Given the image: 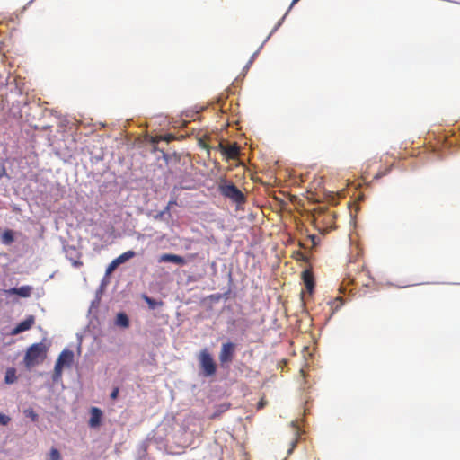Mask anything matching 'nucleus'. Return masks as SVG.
<instances>
[{
	"label": "nucleus",
	"instance_id": "23",
	"mask_svg": "<svg viewBox=\"0 0 460 460\" xmlns=\"http://www.w3.org/2000/svg\"><path fill=\"white\" fill-rule=\"evenodd\" d=\"M293 258L296 261H306L308 260L307 256L305 255L302 252L296 251L293 254Z\"/></svg>",
	"mask_w": 460,
	"mask_h": 460
},
{
	"label": "nucleus",
	"instance_id": "22",
	"mask_svg": "<svg viewBox=\"0 0 460 460\" xmlns=\"http://www.w3.org/2000/svg\"><path fill=\"white\" fill-rule=\"evenodd\" d=\"M119 265L116 259H114L107 267L106 274L109 275Z\"/></svg>",
	"mask_w": 460,
	"mask_h": 460
},
{
	"label": "nucleus",
	"instance_id": "5",
	"mask_svg": "<svg viewBox=\"0 0 460 460\" xmlns=\"http://www.w3.org/2000/svg\"><path fill=\"white\" fill-rule=\"evenodd\" d=\"M235 352V344L233 342H226L222 344L219 352V361L223 367H227L228 364L234 359Z\"/></svg>",
	"mask_w": 460,
	"mask_h": 460
},
{
	"label": "nucleus",
	"instance_id": "2",
	"mask_svg": "<svg viewBox=\"0 0 460 460\" xmlns=\"http://www.w3.org/2000/svg\"><path fill=\"white\" fill-rule=\"evenodd\" d=\"M218 190L222 196L232 201L242 204L245 202L244 194L232 182L221 179L218 183Z\"/></svg>",
	"mask_w": 460,
	"mask_h": 460
},
{
	"label": "nucleus",
	"instance_id": "11",
	"mask_svg": "<svg viewBox=\"0 0 460 460\" xmlns=\"http://www.w3.org/2000/svg\"><path fill=\"white\" fill-rule=\"evenodd\" d=\"M4 292L7 294H15L21 297H29L31 295L32 288L31 286H22L20 288H12Z\"/></svg>",
	"mask_w": 460,
	"mask_h": 460
},
{
	"label": "nucleus",
	"instance_id": "25",
	"mask_svg": "<svg viewBox=\"0 0 460 460\" xmlns=\"http://www.w3.org/2000/svg\"><path fill=\"white\" fill-rule=\"evenodd\" d=\"M390 172V168H386L385 171L378 172L375 176L374 179L378 180L382 178L383 176L386 175Z\"/></svg>",
	"mask_w": 460,
	"mask_h": 460
},
{
	"label": "nucleus",
	"instance_id": "21",
	"mask_svg": "<svg viewBox=\"0 0 460 460\" xmlns=\"http://www.w3.org/2000/svg\"><path fill=\"white\" fill-rule=\"evenodd\" d=\"M49 460H61V455L57 448H51L49 454Z\"/></svg>",
	"mask_w": 460,
	"mask_h": 460
},
{
	"label": "nucleus",
	"instance_id": "1",
	"mask_svg": "<svg viewBox=\"0 0 460 460\" xmlns=\"http://www.w3.org/2000/svg\"><path fill=\"white\" fill-rule=\"evenodd\" d=\"M47 355V347L42 343L32 344L26 351L24 363L27 367H32L41 363Z\"/></svg>",
	"mask_w": 460,
	"mask_h": 460
},
{
	"label": "nucleus",
	"instance_id": "17",
	"mask_svg": "<svg viewBox=\"0 0 460 460\" xmlns=\"http://www.w3.org/2000/svg\"><path fill=\"white\" fill-rule=\"evenodd\" d=\"M1 238L4 243L10 244L13 242V232L12 230H5Z\"/></svg>",
	"mask_w": 460,
	"mask_h": 460
},
{
	"label": "nucleus",
	"instance_id": "10",
	"mask_svg": "<svg viewBox=\"0 0 460 460\" xmlns=\"http://www.w3.org/2000/svg\"><path fill=\"white\" fill-rule=\"evenodd\" d=\"M159 262H172L182 266L186 264V260L177 254L164 253L160 256Z\"/></svg>",
	"mask_w": 460,
	"mask_h": 460
},
{
	"label": "nucleus",
	"instance_id": "19",
	"mask_svg": "<svg viewBox=\"0 0 460 460\" xmlns=\"http://www.w3.org/2000/svg\"><path fill=\"white\" fill-rule=\"evenodd\" d=\"M23 412L24 415L30 418L33 422L38 421L39 416L32 408L25 409Z\"/></svg>",
	"mask_w": 460,
	"mask_h": 460
},
{
	"label": "nucleus",
	"instance_id": "29",
	"mask_svg": "<svg viewBox=\"0 0 460 460\" xmlns=\"http://www.w3.org/2000/svg\"><path fill=\"white\" fill-rule=\"evenodd\" d=\"M175 204H176V200H170V201L168 202V205H167V207H166V209H167V210H169V209H170V208H171L172 205H175Z\"/></svg>",
	"mask_w": 460,
	"mask_h": 460
},
{
	"label": "nucleus",
	"instance_id": "6",
	"mask_svg": "<svg viewBox=\"0 0 460 460\" xmlns=\"http://www.w3.org/2000/svg\"><path fill=\"white\" fill-rule=\"evenodd\" d=\"M219 150L226 160L237 159L240 154V148L235 143L227 146L221 143L219 144Z\"/></svg>",
	"mask_w": 460,
	"mask_h": 460
},
{
	"label": "nucleus",
	"instance_id": "24",
	"mask_svg": "<svg viewBox=\"0 0 460 460\" xmlns=\"http://www.w3.org/2000/svg\"><path fill=\"white\" fill-rule=\"evenodd\" d=\"M11 420V418L4 413L0 412V423L2 425H7Z\"/></svg>",
	"mask_w": 460,
	"mask_h": 460
},
{
	"label": "nucleus",
	"instance_id": "28",
	"mask_svg": "<svg viewBox=\"0 0 460 460\" xmlns=\"http://www.w3.org/2000/svg\"><path fill=\"white\" fill-rule=\"evenodd\" d=\"M309 238L311 239L312 243H313V246H315L317 244V236L316 235H309Z\"/></svg>",
	"mask_w": 460,
	"mask_h": 460
},
{
	"label": "nucleus",
	"instance_id": "12",
	"mask_svg": "<svg viewBox=\"0 0 460 460\" xmlns=\"http://www.w3.org/2000/svg\"><path fill=\"white\" fill-rule=\"evenodd\" d=\"M102 416V411L96 407H93L91 410V418L89 425L91 427H97L100 425L101 418Z\"/></svg>",
	"mask_w": 460,
	"mask_h": 460
},
{
	"label": "nucleus",
	"instance_id": "13",
	"mask_svg": "<svg viewBox=\"0 0 460 460\" xmlns=\"http://www.w3.org/2000/svg\"><path fill=\"white\" fill-rule=\"evenodd\" d=\"M116 325L128 328L129 326V320L125 313H119L115 321Z\"/></svg>",
	"mask_w": 460,
	"mask_h": 460
},
{
	"label": "nucleus",
	"instance_id": "9",
	"mask_svg": "<svg viewBox=\"0 0 460 460\" xmlns=\"http://www.w3.org/2000/svg\"><path fill=\"white\" fill-rule=\"evenodd\" d=\"M302 279L304 281V284L305 286L306 291L309 294H312L314 289V278L313 275L312 270H305L302 272Z\"/></svg>",
	"mask_w": 460,
	"mask_h": 460
},
{
	"label": "nucleus",
	"instance_id": "27",
	"mask_svg": "<svg viewBox=\"0 0 460 460\" xmlns=\"http://www.w3.org/2000/svg\"><path fill=\"white\" fill-rule=\"evenodd\" d=\"M265 405H266V401L262 398V399H261V401L258 402L257 409H258V410H261V409H262Z\"/></svg>",
	"mask_w": 460,
	"mask_h": 460
},
{
	"label": "nucleus",
	"instance_id": "16",
	"mask_svg": "<svg viewBox=\"0 0 460 460\" xmlns=\"http://www.w3.org/2000/svg\"><path fill=\"white\" fill-rule=\"evenodd\" d=\"M136 253L134 251H127L116 258L117 261L120 264L126 262L131 258L135 257Z\"/></svg>",
	"mask_w": 460,
	"mask_h": 460
},
{
	"label": "nucleus",
	"instance_id": "18",
	"mask_svg": "<svg viewBox=\"0 0 460 460\" xmlns=\"http://www.w3.org/2000/svg\"><path fill=\"white\" fill-rule=\"evenodd\" d=\"M16 380L15 369L10 368L6 371L4 381L7 384H13Z\"/></svg>",
	"mask_w": 460,
	"mask_h": 460
},
{
	"label": "nucleus",
	"instance_id": "14",
	"mask_svg": "<svg viewBox=\"0 0 460 460\" xmlns=\"http://www.w3.org/2000/svg\"><path fill=\"white\" fill-rule=\"evenodd\" d=\"M329 305L331 306L332 314H333L344 305V299L341 296H338L331 301Z\"/></svg>",
	"mask_w": 460,
	"mask_h": 460
},
{
	"label": "nucleus",
	"instance_id": "30",
	"mask_svg": "<svg viewBox=\"0 0 460 460\" xmlns=\"http://www.w3.org/2000/svg\"><path fill=\"white\" fill-rule=\"evenodd\" d=\"M299 0H293L290 6H289V9H291Z\"/></svg>",
	"mask_w": 460,
	"mask_h": 460
},
{
	"label": "nucleus",
	"instance_id": "4",
	"mask_svg": "<svg viewBox=\"0 0 460 460\" xmlns=\"http://www.w3.org/2000/svg\"><path fill=\"white\" fill-rule=\"evenodd\" d=\"M73 359L74 353L69 349H64L59 354L54 367V380H57L58 378L61 377L64 366H70L73 362Z\"/></svg>",
	"mask_w": 460,
	"mask_h": 460
},
{
	"label": "nucleus",
	"instance_id": "7",
	"mask_svg": "<svg viewBox=\"0 0 460 460\" xmlns=\"http://www.w3.org/2000/svg\"><path fill=\"white\" fill-rule=\"evenodd\" d=\"M35 323V318L32 315L28 316L24 321L18 323L11 332L10 334L14 336L21 332L30 330Z\"/></svg>",
	"mask_w": 460,
	"mask_h": 460
},
{
	"label": "nucleus",
	"instance_id": "8",
	"mask_svg": "<svg viewBox=\"0 0 460 460\" xmlns=\"http://www.w3.org/2000/svg\"><path fill=\"white\" fill-rule=\"evenodd\" d=\"M66 256L72 262L74 267L83 266V261L80 260L81 253L75 246H68L66 248Z\"/></svg>",
	"mask_w": 460,
	"mask_h": 460
},
{
	"label": "nucleus",
	"instance_id": "3",
	"mask_svg": "<svg viewBox=\"0 0 460 460\" xmlns=\"http://www.w3.org/2000/svg\"><path fill=\"white\" fill-rule=\"evenodd\" d=\"M199 362L204 376H212L216 374L217 365L208 349L200 351Z\"/></svg>",
	"mask_w": 460,
	"mask_h": 460
},
{
	"label": "nucleus",
	"instance_id": "20",
	"mask_svg": "<svg viewBox=\"0 0 460 460\" xmlns=\"http://www.w3.org/2000/svg\"><path fill=\"white\" fill-rule=\"evenodd\" d=\"M175 137L172 134H165L163 136H160L159 137H155L153 139L154 143L158 142L159 140L170 143L171 141L174 140Z\"/></svg>",
	"mask_w": 460,
	"mask_h": 460
},
{
	"label": "nucleus",
	"instance_id": "15",
	"mask_svg": "<svg viewBox=\"0 0 460 460\" xmlns=\"http://www.w3.org/2000/svg\"><path fill=\"white\" fill-rule=\"evenodd\" d=\"M142 297L145 300V302L148 305V307L150 309H155L156 307L162 306L164 305L162 301H157L154 298L149 297L146 295H143Z\"/></svg>",
	"mask_w": 460,
	"mask_h": 460
},
{
	"label": "nucleus",
	"instance_id": "26",
	"mask_svg": "<svg viewBox=\"0 0 460 460\" xmlns=\"http://www.w3.org/2000/svg\"><path fill=\"white\" fill-rule=\"evenodd\" d=\"M119 390L118 387H115L112 392L111 393V398L112 400H116L118 398V395H119Z\"/></svg>",
	"mask_w": 460,
	"mask_h": 460
}]
</instances>
